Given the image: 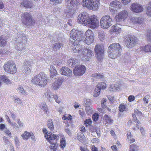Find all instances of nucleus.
Returning <instances> with one entry per match:
<instances>
[{
    "mask_svg": "<svg viewBox=\"0 0 151 151\" xmlns=\"http://www.w3.org/2000/svg\"><path fill=\"white\" fill-rule=\"evenodd\" d=\"M60 146L61 149L63 150L64 147L66 146V142L65 138H62L60 140Z\"/></svg>",
    "mask_w": 151,
    "mask_h": 151,
    "instance_id": "nucleus-35",
    "label": "nucleus"
},
{
    "mask_svg": "<svg viewBox=\"0 0 151 151\" xmlns=\"http://www.w3.org/2000/svg\"><path fill=\"white\" fill-rule=\"evenodd\" d=\"M120 47V46L119 44L118 43H113L111 44L109 47Z\"/></svg>",
    "mask_w": 151,
    "mask_h": 151,
    "instance_id": "nucleus-47",
    "label": "nucleus"
},
{
    "mask_svg": "<svg viewBox=\"0 0 151 151\" xmlns=\"http://www.w3.org/2000/svg\"><path fill=\"white\" fill-rule=\"evenodd\" d=\"M112 22V19L110 16L105 15L102 17L100 20L101 27L103 29H108L111 25Z\"/></svg>",
    "mask_w": 151,
    "mask_h": 151,
    "instance_id": "nucleus-8",
    "label": "nucleus"
},
{
    "mask_svg": "<svg viewBox=\"0 0 151 151\" xmlns=\"http://www.w3.org/2000/svg\"><path fill=\"white\" fill-rule=\"evenodd\" d=\"M63 47L62 44L60 43H57L55 44L54 47Z\"/></svg>",
    "mask_w": 151,
    "mask_h": 151,
    "instance_id": "nucleus-55",
    "label": "nucleus"
},
{
    "mask_svg": "<svg viewBox=\"0 0 151 151\" xmlns=\"http://www.w3.org/2000/svg\"><path fill=\"white\" fill-rule=\"evenodd\" d=\"M60 73L62 75L70 77L72 75V71L67 67H63L60 70Z\"/></svg>",
    "mask_w": 151,
    "mask_h": 151,
    "instance_id": "nucleus-20",
    "label": "nucleus"
},
{
    "mask_svg": "<svg viewBox=\"0 0 151 151\" xmlns=\"http://www.w3.org/2000/svg\"><path fill=\"white\" fill-rule=\"evenodd\" d=\"M132 116L133 122L137 123L139 124H141V122L137 119V117H136V115L135 114H132Z\"/></svg>",
    "mask_w": 151,
    "mask_h": 151,
    "instance_id": "nucleus-41",
    "label": "nucleus"
},
{
    "mask_svg": "<svg viewBox=\"0 0 151 151\" xmlns=\"http://www.w3.org/2000/svg\"><path fill=\"white\" fill-rule=\"evenodd\" d=\"M127 137L128 139H130L132 138V135L131 134V133L130 132H129L127 134Z\"/></svg>",
    "mask_w": 151,
    "mask_h": 151,
    "instance_id": "nucleus-61",
    "label": "nucleus"
},
{
    "mask_svg": "<svg viewBox=\"0 0 151 151\" xmlns=\"http://www.w3.org/2000/svg\"><path fill=\"white\" fill-rule=\"evenodd\" d=\"M47 125L51 131L53 130L54 129V127L52 119H49L48 120L47 122Z\"/></svg>",
    "mask_w": 151,
    "mask_h": 151,
    "instance_id": "nucleus-33",
    "label": "nucleus"
},
{
    "mask_svg": "<svg viewBox=\"0 0 151 151\" xmlns=\"http://www.w3.org/2000/svg\"><path fill=\"white\" fill-rule=\"evenodd\" d=\"M19 92L20 93L24 94L25 93V91L23 89V88L21 86H19Z\"/></svg>",
    "mask_w": 151,
    "mask_h": 151,
    "instance_id": "nucleus-59",
    "label": "nucleus"
},
{
    "mask_svg": "<svg viewBox=\"0 0 151 151\" xmlns=\"http://www.w3.org/2000/svg\"><path fill=\"white\" fill-rule=\"evenodd\" d=\"M86 67L82 65H78L75 66L73 70V73L76 76H80L82 75L85 72Z\"/></svg>",
    "mask_w": 151,
    "mask_h": 151,
    "instance_id": "nucleus-12",
    "label": "nucleus"
},
{
    "mask_svg": "<svg viewBox=\"0 0 151 151\" xmlns=\"http://www.w3.org/2000/svg\"><path fill=\"white\" fill-rule=\"evenodd\" d=\"M42 109L43 110V111H44L46 113V114H48L49 112L48 111L49 110L47 106H45L44 108H43V109Z\"/></svg>",
    "mask_w": 151,
    "mask_h": 151,
    "instance_id": "nucleus-53",
    "label": "nucleus"
},
{
    "mask_svg": "<svg viewBox=\"0 0 151 151\" xmlns=\"http://www.w3.org/2000/svg\"><path fill=\"white\" fill-rule=\"evenodd\" d=\"M77 48L78 49H76V48H73V51L74 52H78L79 56H82L81 59L83 60L88 61L89 59L91 57L92 54H93L91 50L88 49L87 48H84L83 50V51L82 50H80Z\"/></svg>",
    "mask_w": 151,
    "mask_h": 151,
    "instance_id": "nucleus-6",
    "label": "nucleus"
},
{
    "mask_svg": "<svg viewBox=\"0 0 151 151\" xmlns=\"http://www.w3.org/2000/svg\"><path fill=\"white\" fill-rule=\"evenodd\" d=\"M90 16L86 12H84L80 14L77 17L78 22L79 24L86 25L89 19Z\"/></svg>",
    "mask_w": 151,
    "mask_h": 151,
    "instance_id": "nucleus-10",
    "label": "nucleus"
},
{
    "mask_svg": "<svg viewBox=\"0 0 151 151\" xmlns=\"http://www.w3.org/2000/svg\"><path fill=\"white\" fill-rule=\"evenodd\" d=\"M80 130L82 132H86V130L85 127L83 126L82 125L80 129Z\"/></svg>",
    "mask_w": 151,
    "mask_h": 151,
    "instance_id": "nucleus-62",
    "label": "nucleus"
},
{
    "mask_svg": "<svg viewBox=\"0 0 151 151\" xmlns=\"http://www.w3.org/2000/svg\"><path fill=\"white\" fill-rule=\"evenodd\" d=\"M136 127H134L132 129L133 130L136 131L137 129H139L140 131L141 132V133L143 135L145 134V130L143 127H141L139 128V126L138 124H137L136 125Z\"/></svg>",
    "mask_w": 151,
    "mask_h": 151,
    "instance_id": "nucleus-37",
    "label": "nucleus"
},
{
    "mask_svg": "<svg viewBox=\"0 0 151 151\" xmlns=\"http://www.w3.org/2000/svg\"><path fill=\"white\" fill-rule=\"evenodd\" d=\"M137 42V38L134 35H130L127 39L126 42V46L129 47H133Z\"/></svg>",
    "mask_w": 151,
    "mask_h": 151,
    "instance_id": "nucleus-14",
    "label": "nucleus"
},
{
    "mask_svg": "<svg viewBox=\"0 0 151 151\" xmlns=\"http://www.w3.org/2000/svg\"><path fill=\"white\" fill-rule=\"evenodd\" d=\"M98 32V38L100 40L102 41L105 39V33L104 31L101 30H99Z\"/></svg>",
    "mask_w": 151,
    "mask_h": 151,
    "instance_id": "nucleus-31",
    "label": "nucleus"
},
{
    "mask_svg": "<svg viewBox=\"0 0 151 151\" xmlns=\"http://www.w3.org/2000/svg\"><path fill=\"white\" fill-rule=\"evenodd\" d=\"M62 119L63 120V122L68 127L72 123V116L70 114H65L63 115Z\"/></svg>",
    "mask_w": 151,
    "mask_h": 151,
    "instance_id": "nucleus-19",
    "label": "nucleus"
},
{
    "mask_svg": "<svg viewBox=\"0 0 151 151\" xmlns=\"http://www.w3.org/2000/svg\"><path fill=\"white\" fill-rule=\"evenodd\" d=\"M146 14L147 15L151 17V1L147 5Z\"/></svg>",
    "mask_w": 151,
    "mask_h": 151,
    "instance_id": "nucleus-29",
    "label": "nucleus"
},
{
    "mask_svg": "<svg viewBox=\"0 0 151 151\" xmlns=\"http://www.w3.org/2000/svg\"><path fill=\"white\" fill-rule=\"evenodd\" d=\"M22 22L27 25H30L33 22L31 15L29 13L26 12L23 13L22 16Z\"/></svg>",
    "mask_w": 151,
    "mask_h": 151,
    "instance_id": "nucleus-11",
    "label": "nucleus"
},
{
    "mask_svg": "<svg viewBox=\"0 0 151 151\" xmlns=\"http://www.w3.org/2000/svg\"><path fill=\"white\" fill-rule=\"evenodd\" d=\"M65 4L68 9L67 16L68 18L71 17L75 12L73 7H76L80 4V1L78 0H65Z\"/></svg>",
    "mask_w": 151,
    "mask_h": 151,
    "instance_id": "nucleus-3",
    "label": "nucleus"
},
{
    "mask_svg": "<svg viewBox=\"0 0 151 151\" xmlns=\"http://www.w3.org/2000/svg\"><path fill=\"white\" fill-rule=\"evenodd\" d=\"M91 76L96 79H102L104 77V76L103 75H101L100 73H96L93 74Z\"/></svg>",
    "mask_w": 151,
    "mask_h": 151,
    "instance_id": "nucleus-36",
    "label": "nucleus"
},
{
    "mask_svg": "<svg viewBox=\"0 0 151 151\" xmlns=\"http://www.w3.org/2000/svg\"><path fill=\"white\" fill-rule=\"evenodd\" d=\"M3 68L4 71L8 73L14 74L17 71V68L15 63L12 61H8L4 64Z\"/></svg>",
    "mask_w": 151,
    "mask_h": 151,
    "instance_id": "nucleus-7",
    "label": "nucleus"
},
{
    "mask_svg": "<svg viewBox=\"0 0 151 151\" xmlns=\"http://www.w3.org/2000/svg\"><path fill=\"white\" fill-rule=\"evenodd\" d=\"M143 50L145 52H151V48H144Z\"/></svg>",
    "mask_w": 151,
    "mask_h": 151,
    "instance_id": "nucleus-63",
    "label": "nucleus"
},
{
    "mask_svg": "<svg viewBox=\"0 0 151 151\" xmlns=\"http://www.w3.org/2000/svg\"><path fill=\"white\" fill-rule=\"evenodd\" d=\"M114 85L115 91H119L120 89L121 84L118 82H116Z\"/></svg>",
    "mask_w": 151,
    "mask_h": 151,
    "instance_id": "nucleus-40",
    "label": "nucleus"
},
{
    "mask_svg": "<svg viewBox=\"0 0 151 151\" xmlns=\"http://www.w3.org/2000/svg\"><path fill=\"white\" fill-rule=\"evenodd\" d=\"M130 9L132 12L137 13L141 12L144 10L143 6L137 3L132 4L130 7Z\"/></svg>",
    "mask_w": 151,
    "mask_h": 151,
    "instance_id": "nucleus-15",
    "label": "nucleus"
},
{
    "mask_svg": "<svg viewBox=\"0 0 151 151\" xmlns=\"http://www.w3.org/2000/svg\"><path fill=\"white\" fill-rule=\"evenodd\" d=\"M128 101L130 102L133 101L135 99V97L133 95H130L128 97Z\"/></svg>",
    "mask_w": 151,
    "mask_h": 151,
    "instance_id": "nucleus-49",
    "label": "nucleus"
},
{
    "mask_svg": "<svg viewBox=\"0 0 151 151\" xmlns=\"http://www.w3.org/2000/svg\"><path fill=\"white\" fill-rule=\"evenodd\" d=\"M106 84L104 82H100L97 86V88H99L100 90L104 89L106 88Z\"/></svg>",
    "mask_w": 151,
    "mask_h": 151,
    "instance_id": "nucleus-32",
    "label": "nucleus"
},
{
    "mask_svg": "<svg viewBox=\"0 0 151 151\" xmlns=\"http://www.w3.org/2000/svg\"><path fill=\"white\" fill-rule=\"evenodd\" d=\"M126 105L123 104H121L119 106V109L120 111L123 112L125 110Z\"/></svg>",
    "mask_w": 151,
    "mask_h": 151,
    "instance_id": "nucleus-38",
    "label": "nucleus"
},
{
    "mask_svg": "<svg viewBox=\"0 0 151 151\" xmlns=\"http://www.w3.org/2000/svg\"><path fill=\"white\" fill-rule=\"evenodd\" d=\"M139 146L135 144L130 145L129 151H138Z\"/></svg>",
    "mask_w": 151,
    "mask_h": 151,
    "instance_id": "nucleus-28",
    "label": "nucleus"
},
{
    "mask_svg": "<svg viewBox=\"0 0 151 151\" xmlns=\"http://www.w3.org/2000/svg\"><path fill=\"white\" fill-rule=\"evenodd\" d=\"M31 82L37 86L44 87L48 82L47 77L44 72H40L34 76Z\"/></svg>",
    "mask_w": 151,
    "mask_h": 151,
    "instance_id": "nucleus-2",
    "label": "nucleus"
},
{
    "mask_svg": "<svg viewBox=\"0 0 151 151\" xmlns=\"http://www.w3.org/2000/svg\"><path fill=\"white\" fill-rule=\"evenodd\" d=\"M134 113L135 114H137V115H142V113L140 111H139L137 109H136L134 110Z\"/></svg>",
    "mask_w": 151,
    "mask_h": 151,
    "instance_id": "nucleus-48",
    "label": "nucleus"
},
{
    "mask_svg": "<svg viewBox=\"0 0 151 151\" xmlns=\"http://www.w3.org/2000/svg\"><path fill=\"white\" fill-rule=\"evenodd\" d=\"M80 149L81 151H89V150L86 147H80Z\"/></svg>",
    "mask_w": 151,
    "mask_h": 151,
    "instance_id": "nucleus-56",
    "label": "nucleus"
},
{
    "mask_svg": "<svg viewBox=\"0 0 151 151\" xmlns=\"http://www.w3.org/2000/svg\"><path fill=\"white\" fill-rule=\"evenodd\" d=\"M128 16L127 11L125 10H122L115 16V19L116 22H120L126 19Z\"/></svg>",
    "mask_w": 151,
    "mask_h": 151,
    "instance_id": "nucleus-13",
    "label": "nucleus"
},
{
    "mask_svg": "<svg viewBox=\"0 0 151 151\" xmlns=\"http://www.w3.org/2000/svg\"><path fill=\"white\" fill-rule=\"evenodd\" d=\"M130 21L133 24H141L144 22V19L141 17H130Z\"/></svg>",
    "mask_w": 151,
    "mask_h": 151,
    "instance_id": "nucleus-18",
    "label": "nucleus"
},
{
    "mask_svg": "<svg viewBox=\"0 0 151 151\" xmlns=\"http://www.w3.org/2000/svg\"><path fill=\"white\" fill-rule=\"evenodd\" d=\"M131 0H121V2L124 5H126L129 4Z\"/></svg>",
    "mask_w": 151,
    "mask_h": 151,
    "instance_id": "nucleus-45",
    "label": "nucleus"
},
{
    "mask_svg": "<svg viewBox=\"0 0 151 151\" xmlns=\"http://www.w3.org/2000/svg\"><path fill=\"white\" fill-rule=\"evenodd\" d=\"M20 6L28 9L32 7L33 4L28 0H21L20 2Z\"/></svg>",
    "mask_w": 151,
    "mask_h": 151,
    "instance_id": "nucleus-21",
    "label": "nucleus"
},
{
    "mask_svg": "<svg viewBox=\"0 0 151 151\" xmlns=\"http://www.w3.org/2000/svg\"><path fill=\"white\" fill-rule=\"evenodd\" d=\"M110 31L111 32H115L118 34L121 32V29L117 25L115 24L111 27Z\"/></svg>",
    "mask_w": 151,
    "mask_h": 151,
    "instance_id": "nucleus-24",
    "label": "nucleus"
},
{
    "mask_svg": "<svg viewBox=\"0 0 151 151\" xmlns=\"http://www.w3.org/2000/svg\"><path fill=\"white\" fill-rule=\"evenodd\" d=\"M63 81V79L62 78H58L52 84V89L55 90L58 89L61 86Z\"/></svg>",
    "mask_w": 151,
    "mask_h": 151,
    "instance_id": "nucleus-22",
    "label": "nucleus"
},
{
    "mask_svg": "<svg viewBox=\"0 0 151 151\" xmlns=\"http://www.w3.org/2000/svg\"><path fill=\"white\" fill-rule=\"evenodd\" d=\"M54 99L55 100V101L58 104H60L61 101V99L59 98L58 96L56 95H53Z\"/></svg>",
    "mask_w": 151,
    "mask_h": 151,
    "instance_id": "nucleus-43",
    "label": "nucleus"
},
{
    "mask_svg": "<svg viewBox=\"0 0 151 151\" xmlns=\"http://www.w3.org/2000/svg\"><path fill=\"white\" fill-rule=\"evenodd\" d=\"M63 0H50V1L54 3L59 4L61 3Z\"/></svg>",
    "mask_w": 151,
    "mask_h": 151,
    "instance_id": "nucleus-52",
    "label": "nucleus"
},
{
    "mask_svg": "<svg viewBox=\"0 0 151 151\" xmlns=\"http://www.w3.org/2000/svg\"><path fill=\"white\" fill-rule=\"evenodd\" d=\"M17 122L19 127H22L23 126V123L21 122L20 119L17 120Z\"/></svg>",
    "mask_w": 151,
    "mask_h": 151,
    "instance_id": "nucleus-54",
    "label": "nucleus"
},
{
    "mask_svg": "<svg viewBox=\"0 0 151 151\" xmlns=\"http://www.w3.org/2000/svg\"><path fill=\"white\" fill-rule=\"evenodd\" d=\"M92 123L91 119H86L84 121V124L86 127L91 125Z\"/></svg>",
    "mask_w": 151,
    "mask_h": 151,
    "instance_id": "nucleus-39",
    "label": "nucleus"
},
{
    "mask_svg": "<svg viewBox=\"0 0 151 151\" xmlns=\"http://www.w3.org/2000/svg\"><path fill=\"white\" fill-rule=\"evenodd\" d=\"M91 148L92 151H98V148L94 145H92Z\"/></svg>",
    "mask_w": 151,
    "mask_h": 151,
    "instance_id": "nucleus-58",
    "label": "nucleus"
},
{
    "mask_svg": "<svg viewBox=\"0 0 151 151\" xmlns=\"http://www.w3.org/2000/svg\"><path fill=\"white\" fill-rule=\"evenodd\" d=\"M50 70L51 78L54 77L57 74V71L53 65L50 66Z\"/></svg>",
    "mask_w": 151,
    "mask_h": 151,
    "instance_id": "nucleus-26",
    "label": "nucleus"
},
{
    "mask_svg": "<svg viewBox=\"0 0 151 151\" xmlns=\"http://www.w3.org/2000/svg\"><path fill=\"white\" fill-rule=\"evenodd\" d=\"M4 132L6 134H7L9 136H11V133L8 129H6L5 131Z\"/></svg>",
    "mask_w": 151,
    "mask_h": 151,
    "instance_id": "nucleus-60",
    "label": "nucleus"
},
{
    "mask_svg": "<svg viewBox=\"0 0 151 151\" xmlns=\"http://www.w3.org/2000/svg\"><path fill=\"white\" fill-rule=\"evenodd\" d=\"M109 10L110 12L114 13L115 10L113 8H121L122 7V5L120 1L116 0H115L111 2L110 3Z\"/></svg>",
    "mask_w": 151,
    "mask_h": 151,
    "instance_id": "nucleus-16",
    "label": "nucleus"
},
{
    "mask_svg": "<svg viewBox=\"0 0 151 151\" xmlns=\"http://www.w3.org/2000/svg\"><path fill=\"white\" fill-rule=\"evenodd\" d=\"M99 115L98 113H95L92 116L93 120L94 121H97L99 119Z\"/></svg>",
    "mask_w": 151,
    "mask_h": 151,
    "instance_id": "nucleus-42",
    "label": "nucleus"
},
{
    "mask_svg": "<svg viewBox=\"0 0 151 151\" xmlns=\"http://www.w3.org/2000/svg\"><path fill=\"white\" fill-rule=\"evenodd\" d=\"M21 136L24 139L26 140L28 139L30 137L33 138L34 136L32 133H31L27 131H25L24 133L22 134Z\"/></svg>",
    "mask_w": 151,
    "mask_h": 151,
    "instance_id": "nucleus-25",
    "label": "nucleus"
},
{
    "mask_svg": "<svg viewBox=\"0 0 151 151\" xmlns=\"http://www.w3.org/2000/svg\"><path fill=\"white\" fill-rule=\"evenodd\" d=\"M82 33L81 32L75 29H73L71 31L70 35L71 40L73 42L74 46L77 45L79 47V43L85 42L88 45H90L93 43L94 40V35L93 32L90 29H88L85 32V40L83 42L81 39Z\"/></svg>",
    "mask_w": 151,
    "mask_h": 151,
    "instance_id": "nucleus-1",
    "label": "nucleus"
},
{
    "mask_svg": "<svg viewBox=\"0 0 151 151\" xmlns=\"http://www.w3.org/2000/svg\"><path fill=\"white\" fill-rule=\"evenodd\" d=\"M97 89L98 88H97L94 91V94L93 96L94 97L97 96H98L99 95L100 93L101 90H100L99 88H98V89Z\"/></svg>",
    "mask_w": 151,
    "mask_h": 151,
    "instance_id": "nucleus-44",
    "label": "nucleus"
},
{
    "mask_svg": "<svg viewBox=\"0 0 151 151\" xmlns=\"http://www.w3.org/2000/svg\"><path fill=\"white\" fill-rule=\"evenodd\" d=\"M26 36L23 35V34H19V37L17 38L19 44H23L25 43L26 41Z\"/></svg>",
    "mask_w": 151,
    "mask_h": 151,
    "instance_id": "nucleus-23",
    "label": "nucleus"
},
{
    "mask_svg": "<svg viewBox=\"0 0 151 151\" xmlns=\"http://www.w3.org/2000/svg\"><path fill=\"white\" fill-rule=\"evenodd\" d=\"M109 100L112 103L114 101V96L109 95L107 96Z\"/></svg>",
    "mask_w": 151,
    "mask_h": 151,
    "instance_id": "nucleus-51",
    "label": "nucleus"
},
{
    "mask_svg": "<svg viewBox=\"0 0 151 151\" xmlns=\"http://www.w3.org/2000/svg\"><path fill=\"white\" fill-rule=\"evenodd\" d=\"M45 94V96L47 97V98L48 99L49 101L51 100V97L50 96V92H48V91L47 90V92H46Z\"/></svg>",
    "mask_w": 151,
    "mask_h": 151,
    "instance_id": "nucleus-50",
    "label": "nucleus"
},
{
    "mask_svg": "<svg viewBox=\"0 0 151 151\" xmlns=\"http://www.w3.org/2000/svg\"><path fill=\"white\" fill-rule=\"evenodd\" d=\"M100 4L99 0H83L81 2L83 7L94 11L98 10Z\"/></svg>",
    "mask_w": 151,
    "mask_h": 151,
    "instance_id": "nucleus-4",
    "label": "nucleus"
},
{
    "mask_svg": "<svg viewBox=\"0 0 151 151\" xmlns=\"http://www.w3.org/2000/svg\"><path fill=\"white\" fill-rule=\"evenodd\" d=\"M86 26L91 29H97L99 26V23L97 17L95 15L90 16V18Z\"/></svg>",
    "mask_w": 151,
    "mask_h": 151,
    "instance_id": "nucleus-9",
    "label": "nucleus"
},
{
    "mask_svg": "<svg viewBox=\"0 0 151 151\" xmlns=\"http://www.w3.org/2000/svg\"><path fill=\"white\" fill-rule=\"evenodd\" d=\"M108 90L111 92L115 91L114 85H110L108 88Z\"/></svg>",
    "mask_w": 151,
    "mask_h": 151,
    "instance_id": "nucleus-46",
    "label": "nucleus"
},
{
    "mask_svg": "<svg viewBox=\"0 0 151 151\" xmlns=\"http://www.w3.org/2000/svg\"><path fill=\"white\" fill-rule=\"evenodd\" d=\"M113 151H117V148L116 145H114L111 147Z\"/></svg>",
    "mask_w": 151,
    "mask_h": 151,
    "instance_id": "nucleus-64",
    "label": "nucleus"
},
{
    "mask_svg": "<svg viewBox=\"0 0 151 151\" xmlns=\"http://www.w3.org/2000/svg\"><path fill=\"white\" fill-rule=\"evenodd\" d=\"M95 51L96 56L99 61L103 58L104 56V48H95Z\"/></svg>",
    "mask_w": 151,
    "mask_h": 151,
    "instance_id": "nucleus-17",
    "label": "nucleus"
},
{
    "mask_svg": "<svg viewBox=\"0 0 151 151\" xmlns=\"http://www.w3.org/2000/svg\"><path fill=\"white\" fill-rule=\"evenodd\" d=\"M6 37L4 36H2L0 37V46L4 47L6 44Z\"/></svg>",
    "mask_w": 151,
    "mask_h": 151,
    "instance_id": "nucleus-27",
    "label": "nucleus"
},
{
    "mask_svg": "<svg viewBox=\"0 0 151 151\" xmlns=\"http://www.w3.org/2000/svg\"><path fill=\"white\" fill-rule=\"evenodd\" d=\"M58 137V135L53 134L51 132L45 136V138L49 143L51 145H54L53 146L50 145L49 147L50 149L53 151H56L58 147V145H57L56 143L58 140L57 137Z\"/></svg>",
    "mask_w": 151,
    "mask_h": 151,
    "instance_id": "nucleus-5",
    "label": "nucleus"
},
{
    "mask_svg": "<svg viewBox=\"0 0 151 151\" xmlns=\"http://www.w3.org/2000/svg\"><path fill=\"white\" fill-rule=\"evenodd\" d=\"M104 120L105 124H111L113 122V120L109 117L107 115L105 114L104 118Z\"/></svg>",
    "mask_w": 151,
    "mask_h": 151,
    "instance_id": "nucleus-30",
    "label": "nucleus"
},
{
    "mask_svg": "<svg viewBox=\"0 0 151 151\" xmlns=\"http://www.w3.org/2000/svg\"><path fill=\"white\" fill-rule=\"evenodd\" d=\"M1 80L2 81L7 84H10L11 83L10 81L5 75H3L1 77Z\"/></svg>",
    "mask_w": 151,
    "mask_h": 151,
    "instance_id": "nucleus-34",
    "label": "nucleus"
},
{
    "mask_svg": "<svg viewBox=\"0 0 151 151\" xmlns=\"http://www.w3.org/2000/svg\"><path fill=\"white\" fill-rule=\"evenodd\" d=\"M72 62V64L71 65V66L73 67H74L75 65V64H76L75 63V60L73 61L72 59H70L68 61V63H71V62Z\"/></svg>",
    "mask_w": 151,
    "mask_h": 151,
    "instance_id": "nucleus-57",
    "label": "nucleus"
}]
</instances>
